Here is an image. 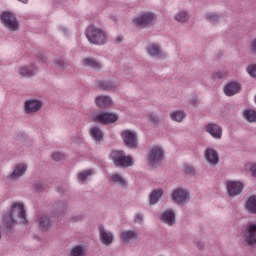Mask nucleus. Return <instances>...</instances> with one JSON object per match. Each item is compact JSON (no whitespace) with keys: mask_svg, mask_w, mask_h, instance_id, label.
<instances>
[{"mask_svg":"<svg viewBox=\"0 0 256 256\" xmlns=\"http://www.w3.org/2000/svg\"><path fill=\"white\" fill-rule=\"evenodd\" d=\"M17 219L27 225V215L25 212V205L23 203L14 202L11 210L3 216V221L7 229H11L13 225H17Z\"/></svg>","mask_w":256,"mask_h":256,"instance_id":"1","label":"nucleus"},{"mask_svg":"<svg viewBox=\"0 0 256 256\" xmlns=\"http://www.w3.org/2000/svg\"><path fill=\"white\" fill-rule=\"evenodd\" d=\"M86 38L92 45H105L107 43V33L97 26H89L87 28Z\"/></svg>","mask_w":256,"mask_h":256,"instance_id":"2","label":"nucleus"},{"mask_svg":"<svg viewBox=\"0 0 256 256\" xmlns=\"http://www.w3.org/2000/svg\"><path fill=\"white\" fill-rule=\"evenodd\" d=\"M110 158L116 167H131V165H133V158H131V156H126L123 151H112L110 153Z\"/></svg>","mask_w":256,"mask_h":256,"instance_id":"3","label":"nucleus"},{"mask_svg":"<svg viewBox=\"0 0 256 256\" xmlns=\"http://www.w3.org/2000/svg\"><path fill=\"white\" fill-rule=\"evenodd\" d=\"M165 159V152L163 148L154 146L148 154V164L150 167H157L161 161Z\"/></svg>","mask_w":256,"mask_h":256,"instance_id":"4","label":"nucleus"},{"mask_svg":"<svg viewBox=\"0 0 256 256\" xmlns=\"http://www.w3.org/2000/svg\"><path fill=\"white\" fill-rule=\"evenodd\" d=\"M1 22L10 31H17L19 29V22H17V18L13 13L3 12L1 14Z\"/></svg>","mask_w":256,"mask_h":256,"instance_id":"5","label":"nucleus"},{"mask_svg":"<svg viewBox=\"0 0 256 256\" xmlns=\"http://www.w3.org/2000/svg\"><path fill=\"white\" fill-rule=\"evenodd\" d=\"M121 135L126 147H129V149L137 147V133L131 130H124Z\"/></svg>","mask_w":256,"mask_h":256,"instance_id":"6","label":"nucleus"},{"mask_svg":"<svg viewBox=\"0 0 256 256\" xmlns=\"http://www.w3.org/2000/svg\"><path fill=\"white\" fill-rule=\"evenodd\" d=\"M155 19V14L151 12H145L138 18L134 19V24L136 27H149Z\"/></svg>","mask_w":256,"mask_h":256,"instance_id":"7","label":"nucleus"},{"mask_svg":"<svg viewBox=\"0 0 256 256\" xmlns=\"http://www.w3.org/2000/svg\"><path fill=\"white\" fill-rule=\"evenodd\" d=\"M93 121H97L98 123H102L103 125H109V123H115V121H117V115L100 112L98 114H94Z\"/></svg>","mask_w":256,"mask_h":256,"instance_id":"8","label":"nucleus"},{"mask_svg":"<svg viewBox=\"0 0 256 256\" xmlns=\"http://www.w3.org/2000/svg\"><path fill=\"white\" fill-rule=\"evenodd\" d=\"M226 187L230 197H237L243 191V183L239 181H228Z\"/></svg>","mask_w":256,"mask_h":256,"instance_id":"9","label":"nucleus"},{"mask_svg":"<svg viewBox=\"0 0 256 256\" xmlns=\"http://www.w3.org/2000/svg\"><path fill=\"white\" fill-rule=\"evenodd\" d=\"M172 201L174 203H185L189 201V192L181 188H177L172 193Z\"/></svg>","mask_w":256,"mask_h":256,"instance_id":"10","label":"nucleus"},{"mask_svg":"<svg viewBox=\"0 0 256 256\" xmlns=\"http://www.w3.org/2000/svg\"><path fill=\"white\" fill-rule=\"evenodd\" d=\"M245 239L248 245H255L256 243V224H250L247 227V232L245 233Z\"/></svg>","mask_w":256,"mask_h":256,"instance_id":"11","label":"nucleus"},{"mask_svg":"<svg viewBox=\"0 0 256 256\" xmlns=\"http://www.w3.org/2000/svg\"><path fill=\"white\" fill-rule=\"evenodd\" d=\"M241 91V84L236 82H230L224 87V93L228 97H233V95H237Z\"/></svg>","mask_w":256,"mask_h":256,"instance_id":"12","label":"nucleus"},{"mask_svg":"<svg viewBox=\"0 0 256 256\" xmlns=\"http://www.w3.org/2000/svg\"><path fill=\"white\" fill-rule=\"evenodd\" d=\"M43 107V103L38 100H28L25 102V112L26 113H36Z\"/></svg>","mask_w":256,"mask_h":256,"instance_id":"13","label":"nucleus"},{"mask_svg":"<svg viewBox=\"0 0 256 256\" xmlns=\"http://www.w3.org/2000/svg\"><path fill=\"white\" fill-rule=\"evenodd\" d=\"M100 241L104 245H111L113 243V234L105 231L103 226H99Z\"/></svg>","mask_w":256,"mask_h":256,"instance_id":"14","label":"nucleus"},{"mask_svg":"<svg viewBox=\"0 0 256 256\" xmlns=\"http://www.w3.org/2000/svg\"><path fill=\"white\" fill-rule=\"evenodd\" d=\"M206 131L214 137V139H221V135H223V130L217 124H209L206 127Z\"/></svg>","mask_w":256,"mask_h":256,"instance_id":"15","label":"nucleus"},{"mask_svg":"<svg viewBox=\"0 0 256 256\" xmlns=\"http://www.w3.org/2000/svg\"><path fill=\"white\" fill-rule=\"evenodd\" d=\"M205 158L210 165H217L219 163V154L213 149L209 148L205 151Z\"/></svg>","mask_w":256,"mask_h":256,"instance_id":"16","label":"nucleus"},{"mask_svg":"<svg viewBox=\"0 0 256 256\" xmlns=\"http://www.w3.org/2000/svg\"><path fill=\"white\" fill-rule=\"evenodd\" d=\"M27 171V165L25 164H18L14 171L10 174V179H19V177H22V175Z\"/></svg>","mask_w":256,"mask_h":256,"instance_id":"17","label":"nucleus"},{"mask_svg":"<svg viewBox=\"0 0 256 256\" xmlns=\"http://www.w3.org/2000/svg\"><path fill=\"white\" fill-rule=\"evenodd\" d=\"M160 219L163 223L171 226L175 223V213L171 210H167L161 215Z\"/></svg>","mask_w":256,"mask_h":256,"instance_id":"18","label":"nucleus"},{"mask_svg":"<svg viewBox=\"0 0 256 256\" xmlns=\"http://www.w3.org/2000/svg\"><path fill=\"white\" fill-rule=\"evenodd\" d=\"M96 105L102 108L109 107L113 105V100L109 96H98L96 98Z\"/></svg>","mask_w":256,"mask_h":256,"instance_id":"19","label":"nucleus"},{"mask_svg":"<svg viewBox=\"0 0 256 256\" xmlns=\"http://www.w3.org/2000/svg\"><path fill=\"white\" fill-rule=\"evenodd\" d=\"M137 232L135 231H124L121 234V239L124 243H129V241H133L137 239Z\"/></svg>","mask_w":256,"mask_h":256,"instance_id":"20","label":"nucleus"},{"mask_svg":"<svg viewBox=\"0 0 256 256\" xmlns=\"http://www.w3.org/2000/svg\"><path fill=\"white\" fill-rule=\"evenodd\" d=\"M111 181L116 183V185H120V187H127V180L121 176V174L116 173L111 175Z\"/></svg>","mask_w":256,"mask_h":256,"instance_id":"21","label":"nucleus"},{"mask_svg":"<svg viewBox=\"0 0 256 256\" xmlns=\"http://www.w3.org/2000/svg\"><path fill=\"white\" fill-rule=\"evenodd\" d=\"M162 196H163L162 189H156L152 191L150 194V205H155V203H157Z\"/></svg>","mask_w":256,"mask_h":256,"instance_id":"22","label":"nucleus"},{"mask_svg":"<svg viewBox=\"0 0 256 256\" xmlns=\"http://www.w3.org/2000/svg\"><path fill=\"white\" fill-rule=\"evenodd\" d=\"M90 135L95 141H101V139H103V131L97 126L90 129Z\"/></svg>","mask_w":256,"mask_h":256,"instance_id":"23","label":"nucleus"},{"mask_svg":"<svg viewBox=\"0 0 256 256\" xmlns=\"http://www.w3.org/2000/svg\"><path fill=\"white\" fill-rule=\"evenodd\" d=\"M35 73H37V70L34 67H31V68L23 67V68H20L19 70V75H21L22 77H33Z\"/></svg>","mask_w":256,"mask_h":256,"instance_id":"24","label":"nucleus"},{"mask_svg":"<svg viewBox=\"0 0 256 256\" xmlns=\"http://www.w3.org/2000/svg\"><path fill=\"white\" fill-rule=\"evenodd\" d=\"M147 53L150 54L151 57H157L158 55H161V49L157 44H150L147 47Z\"/></svg>","mask_w":256,"mask_h":256,"instance_id":"25","label":"nucleus"},{"mask_svg":"<svg viewBox=\"0 0 256 256\" xmlns=\"http://www.w3.org/2000/svg\"><path fill=\"white\" fill-rule=\"evenodd\" d=\"M83 65L85 67H91L92 69H101V64L91 58H85L83 60Z\"/></svg>","mask_w":256,"mask_h":256,"instance_id":"26","label":"nucleus"},{"mask_svg":"<svg viewBox=\"0 0 256 256\" xmlns=\"http://www.w3.org/2000/svg\"><path fill=\"white\" fill-rule=\"evenodd\" d=\"M246 209H248L250 213L256 214V196H251L248 199L246 203Z\"/></svg>","mask_w":256,"mask_h":256,"instance_id":"27","label":"nucleus"},{"mask_svg":"<svg viewBox=\"0 0 256 256\" xmlns=\"http://www.w3.org/2000/svg\"><path fill=\"white\" fill-rule=\"evenodd\" d=\"M91 175H95L93 169L84 170L77 175L78 181H87V177H91Z\"/></svg>","mask_w":256,"mask_h":256,"instance_id":"28","label":"nucleus"},{"mask_svg":"<svg viewBox=\"0 0 256 256\" xmlns=\"http://www.w3.org/2000/svg\"><path fill=\"white\" fill-rule=\"evenodd\" d=\"M40 229H49L53 224L51 223V218L47 216H42L40 218Z\"/></svg>","mask_w":256,"mask_h":256,"instance_id":"29","label":"nucleus"},{"mask_svg":"<svg viewBox=\"0 0 256 256\" xmlns=\"http://www.w3.org/2000/svg\"><path fill=\"white\" fill-rule=\"evenodd\" d=\"M170 117L172 121H177L178 123H181L183 119H185V112L175 111L170 115Z\"/></svg>","mask_w":256,"mask_h":256,"instance_id":"30","label":"nucleus"},{"mask_svg":"<svg viewBox=\"0 0 256 256\" xmlns=\"http://www.w3.org/2000/svg\"><path fill=\"white\" fill-rule=\"evenodd\" d=\"M244 117L249 123H255L256 121V111L255 110H245Z\"/></svg>","mask_w":256,"mask_h":256,"instance_id":"31","label":"nucleus"},{"mask_svg":"<svg viewBox=\"0 0 256 256\" xmlns=\"http://www.w3.org/2000/svg\"><path fill=\"white\" fill-rule=\"evenodd\" d=\"M85 255V248L83 246H74L71 250V256H83Z\"/></svg>","mask_w":256,"mask_h":256,"instance_id":"32","label":"nucleus"},{"mask_svg":"<svg viewBox=\"0 0 256 256\" xmlns=\"http://www.w3.org/2000/svg\"><path fill=\"white\" fill-rule=\"evenodd\" d=\"M189 19V16L187 15V12L182 11L175 16V20L179 21V23H185Z\"/></svg>","mask_w":256,"mask_h":256,"instance_id":"33","label":"nucleus"},{"mask_svg":"<svg viewBox=\"0 0 256 256\" xmlns=\"http://www.w3.org/2000/svg\"><path fill=\"white\" fill-rule=\"evenodd\" d=\"M245 170L250 171L253 177H256V163L248 162L245 164Z\"/></svg>","mask_w":256,"mask_h":256,"instance_id":"34","label":"nucleus"},{"mask_svg":"<svg viewBox=\"0 0 256 256\" xmlns=\"http://www.w3.org/2000/svg\"><path fill=\"white\" fill-rule=\"evenodd\" d=\"M99 87L104 90H109L113 88V84L107 81L99 82Z\"/></svg>","mask_w":256,"mask_h":256,"instance_id":"35","label":"nucleus"},{"mask_svg":"<svg viewBox=\"0 0 256 256\" xmlns=\"http://www.w3.org/2000/svg\"><path fill=\"white\" fill-rule=\"evenodd\" d=\"M184 171L188 175H194L195 174V168H193V166L189 165V164L184 165Z\"/></svg>","mask_w":256,"mask_h":256,"instance_id":"36","label":"nucleus"},{"mask_svg":"<svg viewBox=\"0 0 256 256\" xmlns=\"http://www.w3.org/2000/svg\"><path fill=\"white\" fill-rule=\"evenodd\" d=\"M206 19L213 23V21H219L220 17L217 14L209 13L206 15Z\"/></svg>","mask_w":256,"mask_h":256,"instance_id":"37","label":"nucleus"},{"mask_svg":"<svg viewBox=\"0 0 256 256\" xmlns=\"http://www.w3.org/2000/svg\"><path fill=\"white\" fill-rule=\"evenodd\" d=\"M247 73L250 74V77H256V65L252 64L247 67Z\"/></svg>","mask_w":256,"mask_h":256,"instance_id":"38","label":"nucleus"},{"mask_svg":"<svg viewBox=\"0 0 256 256\" xmlns=\"http://www.w3.org/2000/svg\"><path fill=\"white\" fill-rule=\"evenodd\" d=\"M148 118L150 119L151 123H153L154 125H157V123H159V117H157V115H155L154 113H150L148 115Z\"/></svg>","mask_w":256,"mask_h":256,"instance_id":"39","label":"nucleus"},{"mask_svg":"<svg viewBox=\"0 0 256 256\" xmlns=\"http://www.w3.org/2000/svg\"><path fill=\"white\" fill-rule=\"evenodd\" d=\"M52 159L54 161H61V159H63V154L56 152V153L52 154Z\"/></svg>","mask_w":256,"mask_h":256,"instance_id":"40","label":"nucleus"},{"mask_svg":"<svg viewBox=\"0 0 256 256\" xmlns=\"http://www.w3.org/2000/svg\"><path fill=\"white\" fill-rule=\"evenodd\" d=\"M135 222H136V223H143V215H141V214H136V215H135Z\"/></svg>","mask_w":256,"mask_h":256,"instance_id":"41","label":"nucleus"},{"mask_svg":"<svg viewBox=\"0 0 256 256\" xmlns=\"http://www.w3.org/2000/svg\"><path fill=\"white\" fill-rule=\"evenodd\" d=\"M57 67H65V61L63 59L56 60Z\"/></svg>","mask_w":256,"mask_h":256,"instance_id":"42","label":"nucleus"},{"mask_svg":"<svg viewBox=\"0 0 256 256\" xmlns=\"http://www.w3.org/2000/svg\"><path fill=\"white\" fill-rule=\"evenodd\" d=\"M251 47H252V51H254V53H256V38L252 41Z\"/></svg>","mask_w":256,"mask_h":256,"instance_id":"43","label":"nucleus"},{"mask_svg":"<svg viewBox=\"0 0 256 256\" xmlns=\"http://www.w3.org/2000/svg\"><path fill=\"white\" fill-rule=\"evenodd\" d=\"M215 78H216V79H223V74H221V73H216Z\"/></svg>","mask_w":256,"mask_h":256,"instance_id":"44","label":"nucleus"},{"mask_svg":"<svg viewBox=\"0 0 256 256\" xmlns=\"http://www.w3.org/2000/svg\"><path fill=\"white\" fill-rule=\"evenodd\" d=\"M116 41H118V43H121V41H123V39L117 38Z\"/></svg>","mask_w":256,"mask_h":256,"instance_id":"45","label":"nucleus"},{"mask_svg":"<svg viewBox=\"0 0 256 256\" xmlns=\"http://www.w3.org/2000/svg\"><path fill=\"white\" fill-rule=\"evenodd\" d=\"M21 3H27L29 0H19Z\"/></svg>","mask_w":256,"mask_h":256,"instance_id":"46","label":"nucleus"},{"mask_svg":"<svg viewBox=\"0 0 256 256\" xmlns=\"http://www.w3.org/2000/svg\"><path fill=\"white\" fill-rule=\"evenodd\" d=\"M36 191H41V188L35 186Z\"/></svg>","mask_w":256,"mask_h":256,"instance_id":"47","label":"nucleus"},{"mask_svg":"<svg viewBox=\"0 0 256 256\" xmlns=\"http://www.w3.org/2000/svg\"><path fill=\"white\" fill-rule=\"evenodd\" d=\"M198 249H201V246H198Z\"/></svg>","mask_w":256,"mask_h":256,"instance_id":"48","label":"nucleus"}]
</instances>
